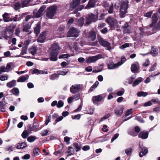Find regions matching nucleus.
Instances as JSON below:
<instances>
[{"label":"nucleus","instance_id":"obj_6","mask_svg":"<svg viewBox=\"0 0 160 160\" xmlns=\"http://www.w3.org/2000/svg\"><path fill=\"white\" fill-rule=\"evenodd\" d=\"M81 0H72L69 4V9L72 11L76 9L80 5Z\"/></svg>","mask_w":160,"mask_h":160},{"label":"nucleus","instance_id":"obj_30","mask_svg":"<svg viewBox=\"0 0 160 160\" xmlns=\"http://www.w3.org/2000/svg\"><path fill=\"white\" fill-rule=\"evenodd\" d=\"M85 19L83 17H80L78 20L77 24L79 26L82 27L84 23Z\"/></svg>","mask_w":160,"mask_h":160},{"label":"nucleus","instance_id":"obj_62","mask_svg":"<svg viewBox=\"0 0 160 160\" xmlns=\"http://www.w3.org/2000/svg\"><path fill=\"white\" fill-rule=\"evenodd\" d=\"M30 156L29 154H26L22 157V158L24 159H28L30 158Z\"/></svg>","mask_w":160,"mask_h":160},{"label":"nucleus","instance_id":"obj_53","mask_svg":"<svg viewBox=\"0 0 160 160\" xmlns=\"http://www.w3.org/2000/svg\"><path fill=\"white\" fill-rule=\"evenodd\" d=\"M152 13V11L148 12L144 14V16L148 18H150L151 16Z\"/></svg>","mask_w":160,"mask_h":160},{"label":"nucleus","instance_id":"obj_5","mask_svg":"<svg viewBox=\"0 0 160 160\" xmlns=\"http://www.w3.org/2000/svg\"><path fill=\"white\" fill-rule=\"evenodd\" d=\"M98 39L99 44L102 46L106 47L109 50H111V44L109 42L105 41L99 35H97Z\"/></svg>","mask_w":160,"mask_h":160},{"label":"nucleus","instance_id":"obj_46","mask_svg":"<svg viewBox=\"0 0 160 160\" xmlns=\"http://www.w3.org/2000/svg\"><path fill=\"white\" fill-rule=\"evenodd\" d=\"M58 75L56 73L52 74L50 76V78L52 80H55L58 77Z\"/></svg>","mask_w":160,"mask_h":160},{"label":"nucleus","instance_id":"obj_49","mask_svg":"<svg viewBox=\"0 0 160 160\" xmlns=\"http://www.w3.org/2000/svg\"><path fill=\"white\" fill-rule=\"evenodd\" d=\"M64 105V103L61 100L58 101V103H57V107L58 108H60L62 107Z\"/></svg>","mask_w":160,"mask_h":160},{"label":"nucleus","instance_id":"obj_20","mask_svg":"<svg viewBox=\"0 0 160 160\" xmlns=\"http://www.w3.org/2000/svg\"><path fill=\"white\" fill-rule=\"evenodd\" d=\"M39 126V123L38 120L35 118L33 120V123L32 125L33 131H36L38 128Z\"/></svg>","mask_w":160,"mask_h":160},{"label":"nucleus","instance_id":"obj_24","mask_svg":"<svg viewBox=\"0 0 160 160\" xmlns=\"http://www.w3.org/2000/svg\"><path fill=\"white\" fill-rule=\"evenodd\" d=\"M84 8V6L83 5H80L74 11L73 13L76 14V17H79L80 16V13H78V11H81Z\"/></svg>","mask_w":160,"mask_h":160},{"label":"nucleus","instance_id":"obj_23","mask_svg":"<svg viewBox=\"0 0 160 160\" xmlns=\"http://www.w3.org/2000/svg\"><path fill=\"white\" fill-rule=\"evenodd\" d=\"M139 67H138L136 64H132L131 66V71L133 73H137L138 72Z\"/></svg>","mask_w":160,"mask_h":160},{"label":"nucleus","instance_id":"obj_33","mask_svg":"<svg viewBox=\"0 0 160 160\" xmlns=\"http://www.w3.org/2000/svg\"><path fill=\"white\" fill-rule=\"evenodd\" d=\"M13 34V32L12 31H7L6 33V35L4 37L6 39L8 40L12 37Z\"/></svg>","mask_w":160,"mask_h":160},{"label":"nucleus","instance_id":"obj_22","mask_svg":"<svg viewBox=\"0 0 160 160\" xmlns=\"http://www.w3.org/2000/svg\"><path fill=\"white\" fill-rule=\"evenodd\" d=\"M114 112L117 116H120L123 112V108L121 107H118L115 109Z\"/></svg>","mask_w":160,"mask_h":160},{"label":"nucleus","instance_id":"obj_16","mask_svg":"<svg viewBox=\"0 0 160 160\" xmlns=\"http://www.w3.org/2000/svg\"><path fill=\"white\" fill-rule=\"evenodd\" d=\"M46 32H42L39 36L37 41L38 42L42 43L44 42L46 39Z\"/></svg>","mask_w":160,"mask_h":160},{"label":"nucleus","instance_id":"obj_7","mask_svg":"<svg viewBox=\"0 0 160 160\" xmlns=\"http://www.w3.org/2000/svg\"><path fill=\"white\" fill-rule=\"evenodd\" d=\"M122 64V63L120 62H118L117 63L114 64L112 60L108 61L107 62L108 68L109 69H112L117 68Z\"/></svg>","mask_w":160,"mask_h":160},{"label":"nucleus","instance_id":"obj_21","mask_svg":"<svg viewBox=\"0 0 160 160\" xmlns=\"http://www.w3.org/2000/svg\"><path fill=\"white\" fill-rule=\"evenodd\" d=\"M148 132L142 131L139 133L138 137L142 139H145L148 138Z\"/></svg>","mask_w":160,"mask_h":160},{"label":"nucleus","instance_id":"obj_26","mask_svg":"<svg viewBox=\"0 0 160 160\" xmlns=\"http://www.w3.org/2000/svg\"><path fill=\"white\" fill-rule=\"evenodd\" d=\"M29 51L30 53L34 55L37 51V47L35 45H33L29 49Z\"/></svg>","mask_w":160,"mask_h":160},{"label":"nucleus","instance_id":"obj_50","mask_svg":"<svg viewBox=\"0 0 160 160\" xmlns=\"http://www.w3.org/2000/svg\"><path fill=\"white\" fill-rule=\"evenodd\" d=\"M113 5L112 3L110 6L108 12L109 13H112L113 12Z\"/></svg>","mask_w":160,"mask_h":160},{"label":"nucleus","instance_id":"obj_11","mask_svg":"<svg viewBox=\"0 0 160 160\" xmlns=\"http://www.w3.org/2000/svg\"><path fill=\"white\" fill-rule=\"evenodd\" d=\"M80 84H75L72 85L70 88V91L72 94H75L78 92L81 89Z\"/></svg>","mask_w":160,"mask_h":160},{"label":"nucleus","instance_id":"obj_36","mask_svg":"<svg viewBox=\"0 0 160 160\" xmlns=\"http://www.w3.org/2000/svg\"><path fill=\"white\" fill-rule=\"evenodd\" d=\"M73 146L76 149V152H78L81 150V146L77 142H74L73 144Z\"/></svg>","mask_w":160,"mask_h":160},{"label":"nucleus","instance_id":"obj_32","mask_svg":"<svg viewBox=\"0 0 160 160\" xmlns=\"http://www.w3.org/2000/svg\"><path fill=\"white\" fill-rule=\"evenodd\" d=\"M10 92L15 96L18 95L19 93V89L16 88H14L12 89L11 90Z\"/></svg>","mask_w":160,"mask_h":160},{"label":"nucleus","instance_id":"obj_31","mask_svg":"<svg viewBox=\"0 0 160 160\" xmlns=\"http://www.w3.org/2000/svg\"><path fill=\"white\" fill-rule=\"evenodd\" d=\"M158 53V50L156 48H154L153 47H152V50L150 52V53L153 57L156 56Z\"/></svg>","mask_w":160,"mask_h":160},{"label":"nucleus","instance_id":"obj_61","mask_svg":"<svg viewBox=\"0 0 160 160\" xmlns=\"http://www.w3.org/2000/svg\"><path fill=\"white\" fill-rule=\"evenodd\" d=\"M152 105L151 101H149L145 102L143 105L144 107L149 106Z\"/></svg>","mask_w":160,"mask_h":160},{"label":"nucleus","instance_id":"obj_43","mask_svg":"<svg viewBox=\"0 0 160 160\" xmlns=\"http://www.w3.org/2000/svg\"><path fill=\"white\" fill-rule=\"evenodd\" d=\"M40 151V149L38 148H35L33 149V152L35 155H39V152Z\"/></svg>","mask_w":160,"mask_h":160},{"label":"nucleus","instance_id":"obj_51","mask_svg":"<svg viewBox=\"0 0 160 160\" xmlns=\"http://www.w3.org/2000/svg\"><path fill=\"white\" fill-rule=\"evenodd\" d=\"M14 6L15 9L16 10H18L20 8V3L18 2L16 3Z\"/></svg>","mask_w":160,"mask_h":160},{"label":"nucleus","instance_id":"obj_37","mask_svg":"<svg viewBox=\"0 0 160 160\" xmlns=\"http://www.w3.org/2000/svg\"><path fill=\"white\" fill-rule=\"evenodd\" d=\"M68 151L67 152L70 155H73L74 153V150L72 147H68Z\"/></svg>","mask_w":160,"mask_h":160},{"label":"nucleus","instance_id":"obj_45","mask_svg":"<svg viewBox=\"0 0 160 160\" xmlns=\"http://www.w3.org/2000/svg\"><path fill=\"white\" fill-rule=\"evenodd\" d=\"M70 57V55L69 54H62L59 55V58L61 59L62 58H68Z\"/></svg>","mask_w":160,"mask_h":160},{"label":"nucleus","instance_id":"obj_64","mask_svg":"<svg viewBox=\"0 0 160 160\" xmlns=\"http://www.w3.org/2000/svg\"><path fill=\"white\" fill-rule=\"evenodd\" d=\"M90 149V146L88 145H86L84 146L82 148V149L84 151H86L87 150H89Z\"/></svg>","mask_w":160,"mask_h":160},{"label":"nucleus","instance_id":"obj_10","mask_svg":"<svg viewBox=\"0 0 160 160\" xmlns=\"http://www.w3.org/2000/svg\"><path fill=\"white\" fill-rule=\"evenodd\" d=\"M22 25L23 28L22 31L27 32L28 35L30 34L32 32L30 31L29 29L31 27V24L27 22H24L22 23Z\"/></svg>","mask_w":160,"mask_h":160},{"label":"nucleus","instance_id":"obj_18","mask_svg":"<svg viewBox=\"0 0 160 160\" xmlns=\"http://www.w3.org/2000/svg\"><path fill=\"white\" fill-rule=\"evenodd\" d=\"M97 0H89L88 4L85 7V8H94L96 7Z\"/></svg>","mask_w":160,"mask_h":160},{"label":"nucleus","instance_id":"obj_1","mask_svg":"<svg viewBox=\"0 0 160 160\" xmlns=\"http://www.w3.org/2000/svg\"><path fill=\"white\" fill-rule=\"evenodd\" d=\"M60 47L56 43L52 44L49 50V57L50 60L52 61H56L57 60V56L59 54Z\"/></svg>","mask_w":160,"mask_h":160},{"label":"nucleus","instance_id":"obj_56","mask_svg":"<svg viewBox=\"0 0 160 160\" xmlns=\"http://www.w3.org/2000/svg\"><path fill=\"white\" fill-rule=\"evenodd\" d=\"M48 131H49L48 130H44L40 134H41L42 136H45L47 135Z\"/></svg>","mask_w":160,"mask_h":160},{"label":"nucleus","instance_id":"obj_39","mask_svg":"<svg viewBox=\"0 0 160 160\" xmlns=\"http://www.w3.org/2000/svg\"><path fill=\"white\" fill-rule=\"evenodd\" d=\"M148 95V93L146 92H144L143 91L139 92L137 93V96L138 97H145Z\"/></svg>","mask_w":160,"mask_h":160},{"label":"nucleus","instance_id":"obj_38","mask_svg":"<svg viewBox=\"0 0 160 160\" xmlns=\"http://www.w3.org/2000/svg\"><path fill=\"white\" fill-rule=\"evenodd\" d=\"M29 75H26L25 76H21V82H24L25 81L28 79Z\"/></svg>","mask_w":160,"mask_h":160},{"label":"nucleus","instance_id":"obj_60","mask_svg":"<svg viewBox=\"0 0 160 160\" xmlns=\"http://www.w3.org/2000/svg\"><path fill=\"white\" fill-rule=\"evenodd\" d=\"M119 134L118 133L115 134L114 137L112 138L111 140V142H112L113 141L116 139L118 137Z\"/></svg>","mask_w":160,"mask_h":160},{"label":"nucleus","instance_id":"obj_57","mask_svg":"<svg viewBox=\"0 0 160 160\" xmlns=\"http://www.w3.org/2000/svg\"><path fill=\"white\" fill-rule=\"evenodd\" d=\"M27 131L28 130L29 131H33L32 126V125L30 124H28L27 126Z\"/></svg>","mask_w":160,"mask_h":160},{"label":"nucleus","instance_id":"obj_44","mask_svg":"<svg viewBox=\"0 0 160 160\" xmlns=\"http://www.w3.org/2000/svg\"><path fill=\"white\" fill-rule=\"evenodd\" d=\"M132 108L127 110L126 111L125 115L124 116L123 118H125L127 116L131 114L132 113Z\"/></svg>","mask_w":160,"mask_h":160},{"label":"nucleus","instance_id":"obj_54","mask_svg":"<svg viewBox=\"0 0 160 160\" xmlns=\"http://www.w3.org/2000/svg\"><path fill=\"white\" fill-rule=\"evenodd\" d=\"M4 99H3L0 102V107H5L6 104V103L5 102Z\"/></svg>","mask_w":160,"mask_h":160},{"label":"nucleus","instance_id":"obj_12","mask_svg":"<svg viewBox=\"0 0 160 160\" xmlns=\"http://www.w3.org/2000/svg\"><path fill=\"white\" fill-rule=\"evenodd\" d=\"M78 35V31L74 27L71 28L68 31V36L69 37H77Z\"/></svg>","mask_w":160,"mask_h":160},{"label":"nucleus","instance_id":"obj_17","mask_svg":"<svg viewBox=\"0 0 160 160\" xmlns=\"http://www.w3.org/2000/svg\"><path fill=\"white\" fill-rule=\"evenodd\" d=\"M103 98L101 95H99L96 96H94L92 98V101L93 103L95 104L96 102H101Z\"/></svg>","mask_w":160,"mask_h":160},{"label":"nucleus","instance_id":"obj_19","mask_svg":"<svg viewBox=\"0 0 160 160\" xmlns=\"http://www.w3.org/2000/svg\"><path fill=\"white\" fill-rule=\"evenodd\" d=\"M41 28V24L40 22H38L36 26L34 28V32L36 34V36L40 33Z\"/></svg>","mask_w":160,"mask_h":160},{"label":"nucleus","instance_id":"obj_3","mask_svg":"<svg viewBox=\"0 0 160 160\" xmlns=\"http://www.w3.org/2000/svg\"><path fill=\"white\" fill-rule=\"evenodd\" d=\"M57 10V7L56 5L50 6L47 9L46 15L49 18L53 17Z\"/></svg>","mask_w":160,"mask_h":160},{"label":"nucleus","instance_id":"obj_14","mask_svg":"<svg viewBox=\"0 0 160 160\" xmlns=\"http://www.w3.org/2000/svg\"><path fill=\"white\" fill-rule=\"evenodd\" d=\"M29 43L30 41L28 39L24 42V46L22 47L21 54L23 55L26 53L28 46Z\"/></svg>","mask_w":160,"mask_h":160},{"label":"nucleus","instance_id":"obj_34","mask_svg":"<svg viewBox=\"0 0 160 160\" xmlns=\"http://www.w3.org/2000/svg\"><path fill=\"white\" fill-rule=\"evenodd\" d=\"M142 80V78H139V79L136 80L133 83L132 86L134 87L139 84Z\"/></svg>","mask_w":160,"mask_h":160},{"label":"nucleus","instance_id":"obj_35","mask_svg":"<svg viewBox=\"0 0 160 160\" xmlns=\"http://www.w3.org/2000/svg\"><path fill=\"white\" fill-rule=\"evenodd\" d=\"M36 139V137L35 136H31L28 138L27 141L30 142H34Z\"/></svg>","mask_w":160,"mask_h":160},{"label":"nucleus","instance_id":"obj_55","mask_svg":"<svg viewBox=\"0 0 160 160\" xmlns=\"http://www.w3.org/2000/svg\"><path fill=\"white\" fill-rule=\"evenodd\" d=\"M80 97V95L79 93H77L76 95L73 96V98L75 99L76 100H79Z\"/></svg>","mask_w":160,"mask_h":160},{"label":"nucleus","instance_id":"obj_52","mask_svg":"<svg viewBox=\"0 0 160 160\" xmlns=\"http://www.w3.org/2000/svg\"><path fill=\"white\" fill-rule=\"evenodd\" d=\"M135 119L136 120L139 121L141 123H144V121L143 120L142 118L140 116H137L135 118Z\"/></svg>","mask_w":160,"mask_h":160},{"label":"nucleus","instance_id":"obj_2","mask_svg":"<svg viewBox=\"0 0 160 160\" xmlns=\"http://www.w3.org/2000/svg\"><path fill=\"white\" fill-rule=\"evenodd\" d=\"M128 2L127 0L123 1L120 2L119 4L120 12L121 17H124V15L128 12Z\"/></svg>","mask_w":160,"mask_h":160},{"label":"nucleus","instance_id":"obj_13","mask_svg":"<svg viewBox=\"0 0 160 160\" xmlns=\"http://www.w3.org/2000/svg\"><path fill=\"white\" fill-rule=\"evenodd\" d=\"M123 28L124 33L130 34L132 32L131 27L127 22L124 24Z\"/></svg>","mask_w":160,"mask_h":160},{"label":"nucleus","instance_id":"obj_58","mask_svg":"<svg viewBox=\"0 0 160 160\" xmlns=\"http://www.w3.org/2000/svg\"><path fill=\"white\" fill-rule=\"evenodd\" d=\"M64 141L66 142L67 144H68L70 143V138L67 136L65 137L64 138Z\"/></svg>","mask_w":160,"mask_h":160},{"label":"nucleus","instance_id":"obj_25","mask_svg":"<svg viewBox=\"0 0 160 160\" xmlns=\"http://www.w3.org/2000/svg\"><path fill=\"white\" fill-rule=\"evenodd\" d=\"M2 17L4 21L5 22H8L12 21V20L9 17V14L7 13H5L3 15Z\"/></svg>","mask_w":160,"mask_h":160},{"label":"nucleus","instance_id":"obj_41","mask_svg":"<svg viewBox=\"0 0 160 160\" xmlns=\"http://www.w3.org/2000/svg\"><path fill=\"white\" fill-rule=\"evenodd\" d=\"M30 0H25L23 1H22V7L23 8L26 7L27 5L29 3Z\"/></svg>","mask_w":160,"mask_h":160},{"label":"nucleus","instance_id":"obj_4","mask_svg":"<svg viewBox=\"0 0 160 160\" xmlns=\"http://www.w3.org/2000/svg\"><path fill=\"white\" fill-rule=\"evenodd\" d=\"M106 21L107 23L110 26L111 28L113 29L118 27L117 20L114 18L108 17Z\"/></svg>","mask_w":160,"mask_h":160},{"label":"nucleus","instance_id":"obj_28","mask_svg":"<svg viewBox=\"0 0 160 160\" xmlns=\"http://www.w3.org/2000/svg\"><path fill=\"white\" fill-rule=\"evenodd\" d=\"M16 84V81L15 80H13L8 82L7 84V86L9 88H12L15 86Z\"/></svg>","mask_w":160,"mask_h":160},{"label":"nucleus","instance_id":"obj_8","mask_svg":"<svg viewBox=\"0 0 160 160\" xmlns=\"http://www.w3.org/2000/svg\"><path fill=\"white\" fill-rule=\"evenodd\" d=\"M97 18V17L93 14H89L86 18L87 21L84 25L85 26L86 25H89L92 22L94 21Z\"/></svg>","mask_w":160,"mask_h":160},{"label":"nucleus","instance_id":"obj_9","mask_svg":"<svg viewBox=\"0 0 160 160\" xmlns=\"http://www.w3.org/2000/svg\"><path fill=\"white\" fill-rule=\"evenodd\" d=\"M46 7L45 5H42L37 12V10H35L33 12V15L35 18H39L42 15V12L44 11Z\"/></svg>","mask_w":160,"mask_h":160},{"label":"nucleus","instance_id":"obj_63","mask_svg":"<svg viewBox=\"0 0 160 160\" xmlns=\"http://www.w3.org/2000/svg\"><path fill=\"white\" fill-rule=\"evenodd\" d=\"M124 92V90L123 89H122V91H119L117 93V94L118 96H122V95Z\"/></svg>","mask_w":160,"mask_h":160},{"label":"nucleus","instance_id":"obj_29","mask_svg":"<svg viewBox=\"0 0 160 160\" xmlns=\"http://www.w3.org/2000/svg\"><path fill=\"white\" fill-rule=\"evenodd\" d=\"M89 38L92 41H94L96 39V33L94 31H92L89 32Z\"/></svg>","mask_w":160,"mask_h":160},{"label":"nucleus","instance_id":"obj_40","mask_svg":"<svg viewBox=\"0 0 160 160\" xmlns=\"http://www.w3.org/2000/svg\"><path fill=\"white\" fill-rule=\"evenodd\" d=\"M22 137L24 139L26 138L29 135V133L27 130H24L22 135Z\"/></svg>","mask_w":160,"mask_h":160},{"label":"nucleus","instance_id":"obj_42","mask_svg":"<svg viewBox=\"0 0 160 160\" xmlns=\"http://www.w3.org/2000/svg\"><path fill=\"white\" fill-rule=\"evenodd\" d=\"M64 71L59 70L57 71L58 74V75H65L68 72V71H67L66 69H64Z\"/></svg>","mask_w":160,"mask_h":160},{"label":"nucleus","instance_id":"obj_15","mask_svg":"<svg viewBox=\"0 0 160 160\" xmlns=\"http://www.w3.org/2000/svg\"><path fill=\"white\" fill-rule=\"evenodd\" d=\"M100 55H98L93 57H89L86 60L87 62L88 63H90L95 62L100 58Z\"/></svg>","mask_w":160,"mask_h":160},{"label":"nucleus","instance_id":"obj_47","mask_svg":"<svg viewBox=\"0 0 160 160\" xmlns=\"http://www.w3.org/2000/svg\"><path fill=\"white\" fill-rule=\"evenodd\" d=\"M132 151L131 148H129L125 150V152L128 155H130Z\"/></svg>","mask_w":160,"mask_h":160},{"label":"nucleus","instance_id":"obj_27","mask_svg":"<svg viewBox=\"0 0 160 160\" xmlns=\"http://www.w3.org/2000/svg\"><path fill=\"white\" fill-rule=\"evenodd\" d=\"M158 15L157 12L153 15L152 17V22L151 25H153L156 23L158 20Z\"/></svg>","mask_w":160,"mask_h":160},{"label":"nucleus","instance_id":"obj_48","mask_svg":"<svg viewBox=\"0 0 160 160\" xmlns=\"http://www.w3.org/2000/svg\"><path fill=\"white\" fill-rule=\"evenodd\" d=\"M129 47V43H125L120 46V48L122 49H124L125 48Z\"/></svg>","mask_w":160,"mask_h":160},{"label":"nucleus","instance_id":"obj_59","mask_svg":"<svg viewBox=\"0 0 160 160\" xmlns=\"http://www.w3.org/2000/svg\"><path fill=\"white\" fill-rule=\"evenodd\" d=\"M51 120V116L50 115L49 116H48L47 118H46V120L45 122V124L46 125H47L48 124V123L50 122Z\"/></svg>","mask_w":160,"mask_h":160}]
</instances>
